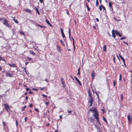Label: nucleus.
<instances>
[{"label":"nucleus","instance_id":"obj_7","mask_svg":"<svg viewBox=\"0 0 132 132\" xmlns=\"http://www.w3.org/2000/svg\"><path fill=\"white\" fill-rule=\"evenodd\" d=\"M6 76H7L9 77H13V75L12 74H11L8 72H7L6 73Z\"/></svg>","mask_w":132,"mask_h":132},{"label":"nucleus","instance_id":"obj_46","mask_svg":"<svg viewBox=\"0 0 132 132\" xmlns=\"http://www.w3.org/2000/svg\"><path fill=\"white\" fill-rule=\"evenodd\" d=\"M26 89V90L27 91H29V90H30V89L29 88H27Z\"/></svg>","mask_w":132,"mask_h":132},{"label":"nucleus","instance_id":"obj_34","mask_svg":"<svg viewBox=\"0 0 132 132\" xmlns=\"http://www.w3.org/2000/svg\"><path fill=\"white\" fill-rule=\"evenodd\" d=\"M126 37H122L121 38H120V39L121 40H122L123 39H126Z\"/></svg>","mask_w":132,"mask_h":132},{"label":"nucleus","instance_id":"obj_17","mask_svg":"<svg viewBox=\"0 0 132 132\" xmlns=\"http://www.w3.org/2000/svg\"><path fill=\"white\" fill-rule=\"evenodd\" d=\"M46 22L51 27L52 26L51 24L50 23L49 21L47 19L46 20Z\"/></svg>","mask_w":132,"mask_h":132},{"label":"nucleus","instance_id":"obj_22","mask_svg":"<svg viewBox=\"0 0 132 132\" xmlns=\"http://www.w3.org/2000/svg\"><path fill=\"white\" fill-rule=\"evenodd\" d=\"M36 26H38V27H39L41 28H46V27L43 26H42L39 24H37L36 25Z\"/></svg>","mask_w":132,"mask_h":132},{"label":"nucleus","instance_id":"obj_9","mask_svg":"<svg viewBox=\"0 0 132 132\" xmlns=\"http://www.w3.org/2000/svg\"><path fill=\"white\" fill-rule=\"evenodd\" d=\"M4 107L6 109L7 111V112H8V109H9V107L8 106V105L7 104H4Z\"/></svg>","mask_w":132,"mask_h":132},{"label":"nucleus","instance_id":"obj_21","mask_svg":"<svg viewBox=\"0 0 132 132\" xmlns=\"http://www.w3.org/2000/svg\"><path fill=\"white\" fill-rule=\"evenodd\" d=\"M35 11L37 12L38 14V15H40V13L39 12V11L38 10V9L36 8V7H35Z\"/></svg>","mask_w":132,"mask_h":132},{"label":"nucleus","instance_id":"obj_62","mask_svg":"<svg viewBox=\"0 0 132 132\" xmlns=\"http://www.w3.org/2000/svg\"><path fill=\"white\" fill-rule=\"evenodd\" d=\"M29 63L28 62H26L25 63V65H27Z\"/></svg>","mask_w":132,"mask_h":132},{"label":"nucleus","instance_id":"obj_2","mask_svg":"<svg viewBox=\"0 0 132 132\" xmlns=\"http://www.w3.org/2000/svg\"><path fill=\"white\" fill-rule=\"evenodd\" d=\"M4 21L3 24L5 25L6 27H9V25L8 23V21L6 18H4L3 20Z\"/></svg>","mask_w":132,"mask_h":132},{"label":"nucleus","instance_id":"obj_55","mask_svg":"<svg viewBox=\"0 0 132 132\" xmlns=\"http://www.w3.org/2000/svg\"><path fill=\"white\" fill-rule=\"evenodd\" d=\"M24 70V71L25 72L27 73L26 70V68H24L23 71Z\"/></svg>","mask_w":132,"mask_h":132},{"label":"nucleus","instance_id":"obj_48","mask_svg":"<svg viewBox=\"0 0 132 132\" xmlns=\"http://www.w3.org/2000/svg\"><path fill=\"white\" fill-rule=\"evenodd\" d=\"M42 96L43 97H46L47 96L45 95H44V94H43L42 95Z\"/></svg>","mask_w":132,"mask_h":132},{"label":"nucleus","instance_id":"obj_16","mask_svg":"<svg viewBox=\"0 0 132 132\" xmlns=\"http://www.w3.org/2000/svg\"><path fill=\"white\" fill-rule=\"evenodd\" d=\"M24 11L25 12H27L30 14H31V11L29 9H25L24 10Z\"/></svg>","mask_w":132,"mask_h":132},{"label":"nucleus","instance_id":"obj_45","mask_svg":"<svg viewBox=\"0 0 132 132\" xmlns=\"http://www.w3.org/2000/svg\"><path fill=\"white\" fill-rule=\"evenodd\" d=\"M29 106L30 107H31V108L32 107V106H33V105H32V104H30L29 105Z\"/></svg>","mask_w":132,"mask_h":132},{"label":"nucleus","instance_id":"obj_20","mask_svg":"<svg viewBox=\"0 0 132 132\" xmlns=\"http://www.w3.org/2000/svg\"><path fill=\"white\" fill-rule=\"evenodd\" d=\"M107 46V45L104 44V46L103 47V50L104 51H106V47Z\"/></svg>","mask_w":132,"mask_h":132},{"label":"nucleus","instance_id":"obj_56","mask_svg":"<svg viewBox=\"0 0 132 132\" xmlns=\"http://www.w3.org/2000/svg\"><path fill=\"white\" fill-rule=\"evenodd\" d=\"M93 28H94L95 30H96L97 29L96 28V27H95V26H93Z\"/></svg>","mask_w":132,"mask_h":132},{"label":"nucleus","instance_id":"obj_53","mask_svg":"<svg viewBox=\"0 0 132 132\" xmlns=\"http://www.w3.org/2000/svg\"><path fill=\"white\" fill-rule=\"evenodd\" d=\"M1 60H4V61H5V60H4V58H0V61Z\"/></svg>","mask_w":132,"mask_h":132},{"label":"nucleus","instance_id":"obj_5","mask_svg":"<svg viewBox=\"0 0 132 132\" xmlns=\"http://www.w3.org/2000/svg\"><path fill=\"white\" fill-rule=\"evenodd\" d=\"M115 31H116V30H112V36L114 38H115L116 37V35H115V34H116L115 32Z\"/></svg>","mask_w":132,"mask_h":132},{"label":"nucleus","instance_id":"obj_1","mask_svg":"<svg viewBox=\"0 0 132 132\" xmlns=\"http://www.w3.org/2000/svg\"><path fill=\"white\" fill-rule=\"evenodd\" d=\"M94 116L95 117V118L96 119V120L97 121V122L98 123L101 125V123L98 120V115L97 113V112H95L94 114Z\"/></svg>","mask_w":132,"mask_h":132},{"label":"nucleus","instance_id":"obj_58","mask_svg":"<svg viewBox=\"0 0 132 132\" xmlns=\"http://www.w3.org/2000/svg\"><path fill=\"white\" fill-rule=\"evenodd\" d=\"M40 2L41 3H42L43 2V0H39Z\"/></svg>","mask_w":132,"mask_h":132},{"label":"nucleus","instance_id":"obj_15","mask_svg":"<svg viewBox=\"0 0 132 132\" xmlns=\"http://www.w3.org/2000/svg\"><path fill=\"white\" fill-rule=\"evenodd\" d=\"M8 64L12 67H16L15 65L13 63H12V64H10L9 63Z\"/></svg>","mask_w":132,"mask_h":132},{"label":"nucleus","instance_id":"obj_63","mask_svg":"<svg viewBox=\"0 0 132 132\" xmlns=\"http://www.w3.org/2000/svg\"><path fill=\"white\" fill-rule=\"evenodd\" d=\"M131 84H132V76H131Z\"/></svg>","mask_w":132,"mask_h":132},{"label":"nucleus","instance_id":"obj_27","mask_svg":"<svg viewBox=\"0 0 132 132\" xmlns=\"http://www.w3.org/2000/svg\"><path fill=\"white\" fill-rule=\"evenodd\" d=\"M30 53L31 54H32L33 55H35V52H34L33 51H30Z\"/></svg>","mask_w":132,"mask_h":132},{"label":"nucleus","instance_id":"obj_25","mask_svg":"<svg viewBox=\"0 0 132 132\" xmlns=\"http://www.w3.org/2000/svg\"><path fill=\"white\" fill-rule=\"evenodd\" d=\"M96 109L95 108L94 109H90L89 110L90 111H91L93 112H96Z\"/></svg>","mask_w":132,"mask_h":132},{"label":"nucleus","instance_id":"obj_4","mask_svg":"<svg viewBox=\"0 0 132 132\" xmlns=\"http://www.w3.org/2000/svg\"><path fill=\"white\" fill-rule=\"evenodd\" d=\"M70 29H69V38L71 39V38L72 40L73 41V44L74 43H75V40L74 38L73 37H71V35H70Z\"/></svg>","mask_w":132,"mask_h":132},{"label":"nucleus","instance_id":"obj_28","mask_svg":"<svg viewBox=\"0 0 132 132\" xmlns=\"http://www.w3.org/2000/svg\"><path fill=\"white\" fill-rule=\"evenodd\" d=\"M121 59L122 60L123 62V64L124 65L126 66V64H125V60L124 59V58H121Z\"/></svg>","mask_w":132,"mask_h":132},{"label":"nucleus","instance_id":"obj_40","mask_svg":"<svg viewBox=\"0 0 132 132\" xmlns=\"http://www.w3.org/2000/svg\"><path fill=\"white\" fill-rule=\"evenodd\" d=\"M88 103H89V104H90L89 105L90 106H92V104L93 103V102H88Z\"/></svg>","mask_w":132,"mask_h":132},{"label":"nucleus","instance_id":"obj_13","mask_svg":"<svg viewBox=\"0 0 132 132\" xmlns=\"http://www.w3.org/2000/svg\"><path fill=\"white\" fill-rule=\"evenodd\" d=\"M75 77V79H76V80L77 81L78 83V84H79V85H80V86H81V83L80 82V81L77 78V77Z\"/></svg>","mask_w":132,"mask_h":132},{"label":"nucleus","instance_id":"obj_11","mask_svg":"<svg viewBox=\"0 0 132 132\" xmlns=\"http://www.w3.org/2000/svg\"><path fill=\"white\" fill-rule=\"evenodd\" d=\"M95 73L94 72V71H93L91 73V76L92 80L93 79L94 77L95 76Z\"/></svg>","mask_w":132,"mask_h":132},{"label":"nucleus","instance_id":"obj_6","mask_svg":"<svg viewBox=\"0 0 132 132\" xmlns=\"http://www.w3.org/2000/svg\"><path fill=\"white\" fill-rule=\"evenodd\" d=\"M94 119L93 118H90L89 119L88 121L90 122H92L93 123V125L94 124Z\"/></svg>","mask_w":132,"mask_h":132},{"label":"nucleus","instance_id":"obj_51","mask_svg":"<svg viewBox=\"0 0 132 132\" xmlns=\"http://www.w3.org/2000/svg\"><path fill=\"white\" fill-rule=\"evenodd\" d=\"M35 110L37 112H39L38 110L36 108L35 109Z\"/></svg>","mask_w":132,"mask_h":132},{"label":"nucleus","instance_id":"obj_26","mask_svg":"<svg viewBox=\"0 0 132 132\" xmlns=\"http://www.w3.org/2000/svg\"><path fill=\"white\" fill-rule=\"evenodd\" d=\"M80 68H79L78 69V72L77 73V75H80Z\"/></svg>","mask_w":132,"mask_h":132},{"label":"nucleus","instance_id":"obj_60","mask_svg":"<svg viewBox=\"0 0 132 132\" xmlns=\"http://www.w3.org/2000/svg\"><path fill=\"white\" fill-rule=\"evenodd\" d=\"M33 93V92L30 91L29 92V93L30 94H32Z\"/></svg>","mask_w":132,"mask_h":132},{"label":"nucleus","instance_id":"obj_29","mask_svg":"<svg viewBox=\"0 0 132 132\" xmlns=\"http://www.w3.org/2000/svg\"><path fill=\"white\" fill-rule=\"evenodd\" d=\"M20 33L22 35H24V33L22 31H20Z\"/></svg>","mask_w":132,"mask_h":132},{"label":"nucleus","instance_id":"obj_37","mask_svg":"<svg viewBox=\"0 0 132 132\" xmlns=\"http://www.w3.org/2000/svg\"><path fill=\"white\" fill-rule=\"evenodd\" d=\"M123 98V95L122 94L121 95V100L122 101Z\"/></svg>","mask_w":132,"mask_h":132},{"label":"nucleus","instance_id":"obj_33","mask_svg":"<svg viewBox=\"0 0 132 132\" xmlns=\"http://www.w3.org/2000/svg\"><path fill=\"white\" fill-rule=\"evenodd\" d=\"M102 7L101 6V5L99 6V9L100 11H101L102 10Z\"/></svg>","mask_w":132,"mask_h":132},{"label":"nucleus","instance_id":"obj_32","mask_svg":"<svg viewBox=\"0 0 132 132\" xmlns=\"http://www.w3.org/2000/svg\"><path fill=\"white\" fill-rule=\"evenodd\" d=\"M96 6H97L98 5V0H96Z\"/></svg>","mask_w":132,"mask_h":132},{"label":"nucleus","instance_id":"obj_18","mask_svg":"<svg viewBox=\"0 0 132 132\" xmlns=\"http://www.w3.org/2000/svg\"><path fill=\"white\" fill-rule=\"evenodd\" d=\"M61 81L62 84V85H63V87H65V84H64V81H63V80L62 78H61Z\"/></svg>","mask_w":132,"mask_h":132},{"label":"nucleus","instance_id":"obj_3","mask_svg":"<svg viewBox=\"0 0 132 132\" xmlns=\"http://www.w3.org/2000/svg\"><path fill=\"white\" fill-rule=\"evenodd\" d=\"M88 93L89 94V99L88 100V102H92L93 101V98L92 97V96L91 95L89 91L88 92Z\"/></svg>","mask_w":132,"mask_h":132},{"label":"nucleus","instance_id":"obj_39","mask_svg":"<svg viewBox=\"0 0 132 132\" xmlns=\"http://www.w3.org/2000/svg\"><path fill=\"white\" fill-rule=\"evenodd\" d=\"M120 81H121V74H120V76H119V79Z\"/></svg>","mask_w":132,"mask_h":132},{"label":"nucleus","instance_id":"obj_10","mask_svg":"<svg viewBox=\"0 0 132 132\" xmlns=\"http://www.w3.org/2000/svg\"><path fill=\"white\" fill-rule=\"evenodd\" d=\"M56 48L58 52L61 53L62 51L60 46L59 45H57L56 46Z\"/></svg>","mask_w":132,"mask_h":132},{"label":"nucleus","instance_id":"obj_19","mask_svg":"<svg viewBox=\"0 0 132 132\" xmlns=\"http://www.w3.org/2000/svg\"><path fill=\"white\" fill-rule=\"evenodd\" d=\"M95 127L97 128V132H101L100 130L98 128V127L97 126V125L95 124Z\"/></svg>","mask_w":132,"mask_h":132},{"label":"nucleus","instance_id":"obj_54","mask_svg":"<svg viewBox=\"0 0 132 132\" xmlns=\"http://www.w3.org/2000/svg\"><path fill=\"white\" fill-rule=\"evenodd\" d=\"M49 103L48 102H46L45 103V104H46L47 105H48V104Z\"/></svg>","mask_w":132,"mask_h":132},{"label":"nucleus","instance_id":"obj_14","mask_svg":"<svg viewBox=\"0 0 132 132\" xmlns=\"http://www.w3.org/2000/svg\"><path fill=\"white\" fill-rule=\"evenodd\" d=\"M109 7L111 9H112V10H113V8L112 7V3L111 2V1H110L109 2Z\"/></svg>","mask_w":132,"mask_h":132},{"label":"nucleus","instance_id":"obj_42","mask_svg":"<svg viewBox=\"0 0 132 132\" xmlns=\"http://www.w3.org/2000/svg\"><path fill=\"white\" fill-rule=\"evenodd\" d=\"M113 84L114 85V86H115L116 85V82L115 80H113Z\"/></svg>","mask_w":132,"mask_h":132},{"label":"nucleus","instance_id":"obj_35","mask_svg":"<svg viewBox=\"0 0 132 132\" xmlns=\"http://www.w3.org/2000/svg\"><path fill=\"white\" fill-rule=\"evenodd\" d=\"M101 6L102 7V8L105 11H106V9L105 7L102 5H101Z\"/></svg>","mask_w":132,"mask_h":132},{"label":"nucleus","instance_id":"obj_36","mask_svg":"<svg viewBox=\"0 0 132 132\" xmlns=\"http://www.w3.org/2000/svg\"><path fill=\"white\" fill-rule=\"evenodd\" d=\"M103 119L104 120L106 123H108L107 121L106 120V119L104 117H103Z\"/></svg>","mask_w":132,"mask_h":132},{"label":"nucleus","instance_id":"obj_31","mask_svg":"<svg viewBox=\"0 0 132 132\" xmlns=\"http://www.w3.org/2000/svg\"><path fill=\"white\" fill-rule=\"evenodd\" d=\"M87 8V11H89L90 10V8H89V6H88V5L87 6H86Z\"/></svg>","mask_w":132,"mask_h":132},{"label":"nucleus","instance_id":"obj_50","mask_svg":"<svg viewBox=\"0 0 132 132\" xmlns=\"http://www.w3.org/2000/svg\"><path fill=\"white\" fill-rule=\"evenodd\" d=\"M24 119L25 121V122H26V121L27 120V117H26V118H24Z\"/></svg>","mask_w":132,"mask_h":132},{"label":"nucleus","instance_id":"obj_38","mask_svg":"<svg viewBox=\"0 0 132 132\" xmlns=\"http://www.w3.org/2000/svg\"><path fill=\"white\" fill-rule=\"evenodd\" d=\"M15 121H16V127H17L18 126V121L17 120H16Z\"/></svg>","mask_w":132,"mask_h":132},{"label":"nucleus","instance_id":"obj_41","mask_svg":"<svg viewBox=\"0 0 132 132\" xmlns=\"http://www.w3.org/2000/svg\"><path fill=\"white\" fill-rule=\"evenodd\" d=\"M26 106H25L24 108L22 109L21 110V111H23L24 109L26 108Z\"/></svg>","mask_w":132,"mask_h":132},{"label":"nucleus","instance_id":"obj_57","mask_svg":"<svg viewBox=\"0 0 132 132\" xmlns=\"http://www.w3.org/2000/svg\"><path fill=\"white\" fill-rule=\"evenodd\" d=\"M73 48H74V49H75V45L74 43H73Z\"/></svg>","mask_w":132,"mask_h":132},{"label":"nucleus","instance_id":"obj_44","mask_svg":"<svg viewBox=\"0 0 132 132\" xmlns=\"http://www.w3.org/2000/svg\"><path fill=\"white\" fill-rule=\"evenodd\" d=\"M3 125L4 126H5L6 125V122L3 121Z\"/></svg>","mask_w":132,"mask_h":132},{"label":"nucleus","instance_id":"obj_52","mask_svg":"<svg viewBox=\"0 0 132 132\" xmlns=\"http://www.w3.org/2000/svg\"><path fill=\"white\" fill-rule=\"evenodd\" d=\"M68 113H71L72 112V111H69L68 110Z\"/></svg>","mask_w":132,"mask_h":132},{"label":"nucleus","instance_id":"obj_47","mask_svg":"<svg viewBox=\"0 0 132 132\" xmlns=\"http://www.w3.org/2000/svg\"><path fill=\"white\" fill-rule=\"evenodd\" d=\"M45 88V87L42 88L40 89V90H43Z\"/></svg>","mask_w":132,"mask_h":132},{"label":"nucleus","instance_id":"obj_64","mask_svg":"<svg viewBox=\"0 0 132 132\" xmlns=\"http://www.w3.org/2000/svg\"><path fill=\"white\" fill-rule=\"evenodd\" d=\"M70 77L73 80H74V78H73V77H72V76H70Z\"/></svg>","mask_w":132,"mask_h":132},{"label":"nucleus","instance_id":"obj_49","mask_svg":"<svg viewBox=\"0 0 132 132\" xmlns=\"http://www.w3.org/2000/svg\"><path fill=\"white\" fill-rule=\"evenodd\" d=\"M96 21L97 22H99V19L98 18H96Z\"/></svg>","mask_w":132,"mask_h":132},{"label":"nucleus","instance_id":"obj_30","mask_svg":"<svg viewBox=\"0 0 132 132\" xmlns=\"http://www.w3.org/2000/svg\"><path fill=\"white\" fill-rule=\"evenodd\" d=\"M13 20L15 21V22L16 23H18L19 22L18 21L16 20L15 19H13Z\"/></svg>","mask_w":132,"mask_h":132},{"label":"nucleus","instance_id":"obj_61","mask_svg":"<svg viewBox=\"0 0 132 132\" xmlns=\"http://www.w3.org/2000/svg\"><path fill=\"white\" fill-rule=\"evenodd\" d=\"M47 82H48V80L46 78L44 80Z\"/></svg>","mask_w":132,"mask_h":132},{"label":"nucleus","instance_id":"obj_8","mask_svg":"<svg viewBox=\"0 0 132 132\" xmlns=\"http://www.w3.org/2000/svg\"><path fill=\"white\" fill-rule=\"evenodd\" d=\"M115 32L117 35L118 36L120 37H121L122 36L121 35L117 30H116V31H115Z\"/></svg>","mask_w":132,"mask_h":132},{"label":"nucleus","instance_id":"obj_24","mask_svg":"<svg viewBox=\"0 0 132 132\" xmlns=\"http://www.w3.org/2000/svg\"><path fill=\"white\" fill-rule=\"evenodd\" d=\"M60 43H61V44L63 46H65V44H64V43L63 42L62 40H60Z\"/></svg>","mask_w":132,"mask_h":132},{"label":"nucleus","instance_id":"obj_43","mask_svg":"<svg viewBox=\"0 0 132 132\" xmlns=\"http://www.w3.org/2000/svg\"><path fill=\"white\" fill-rule=\"evenodd\" d=\"M4 18H0V21H2V20H3L4 19Z\"/></svg>","mask_w":132,"mask_h":132},{"label":"nucleus","instance_id":"obj_23","mask_svg":"<svg viewBox=\"0 0 132 132\" xmlns=\"http://www.w3.org/2000/svg\"><path fill=\"white\" fill-rule=\"evenodd\" d=\"M128 119V121L130 122V114H128V116L127 117Z\"/></svg>","mask_w":132,"mask_h":132},{"label":"nucleus","instance_id":"obj_59","mask_svg":"<svg viewBox=\"0 0 132 132\" xmlns=\"http://www.w3.org/2000/svg\"><path fill=\"white\" fill-rule=\"evenodd\" d=\"M123 42L124 43L127 45H128V44L127 43H126L125 42L123 41Z\"/></svg>","mask_w":132,"mask_h":132},{"label":"nucleus","instance_id":"obj_12","mask_svg":"<svg viewBox=\"0 0 132 132\" xmlns=\"http://www.w3.org/2000/svg\"><path fill=\"white\" fill-rule=\"evenodd\" d=\"M60 29L62 37L63 38H65V36L63 32V30L61 28H60Z\"/></svg>","mask_w":132,"mask_h":132}]
</instances>
